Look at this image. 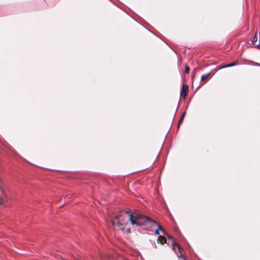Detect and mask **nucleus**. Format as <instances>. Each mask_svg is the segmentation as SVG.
<instances>
[{
	"label": "nucleus",
	"mask_w": 260,
	"mask_h": 260,
	"mask_svg": "<svg viewBox=\"0 0 260 260\" xmlns=\"http://www.w3.org/2000/svg\"><path fill=\"white\" fill-rule=\"evenodd\" d=\"M129 213V212H126L125 214H120L116 216L112 220L113 224L117 226L119 229L123 231L128 221H130L133 225L140 227L144 226V228L146 230L150 229L154 224L156 223L155 220L144 215L139 212H134L131 214Z\"/></svg>",
	"instance_id": "obj_1"
},
{
	"label": "nucleus",
	"mask_w": 260,
	"mask_h": 260,
	"mask_svg": "<svg viewBox=\"0 0 260 260\" xmlns=\"http://www.w3.org/2000/svg\"><path fill=\"white\" fill-rule=\"evenodd\" d=\"M188 91V86L187 85L183 84L180 92V96L183 97L184 99L185 98L187 92Z\"/></svg>",
	"instance_id": "obj_2"
},
{
	"label": "nucleus",
	"mask_w": 260,
	"mask_h": 260,
	"mask_svg": "<svg viewBox=\"0 0 260 260\" xmlns=\"http://www.w3.org/2000/svg\"><path fill=\"white\" fill-rule=\"evenodd\" d=\"M157 225V229L155 231V234L156 235H159V231H161L162 232V234L164 235H166V233L165 231V230L157 223L156 222L155 224H154L150 228H151L153 225Z\"/></svg>",
	"instance_id": "obj_3"
},
{
	"label": "nucleus",
	"mask_w": 260,
	"mask_h": 260,
	"mask_svg": "<svg viewBox=\"0 0 260 260\" xmlns=\"http://www.w3.org/2000/svg\"><path fill=\"white\" fill-rule=\"evenodd\" d=\"M157 242L158 243H160L161 244H163L167 242V240L165 237L162 236H159L157 239Z\"/></svg>",
	"instance_id": "obj_4"
},
{
	"label": "nucleus",
	"mask_w": 260,
	"mask_h": 260,
	"mask_svg": "<svg viewBox=\"0 0 260 260\" xmlns=\"http://www.w3.org/2000/svg\"><path fill=\"white\" fill-rule=\"evenodd\" d=\"M237 64V62H233L232 63L226 64L225 66H221V67H220L219 68V69H223V68H225L233 67V66H236Z\"/></svg>",
	"instance_id": "obj_5"
},
{
	"label": "nucleus",
	"mask_w": 260,
	"mask_h": 260,
	"mask_svg": "<svg viewBox=\"0 0 260 260\" xmlns=\"http://www.w3.org/2000/svg\"><path fill=\"white\" fill-rule=\"evenodd\" d=\"M210 74H211L210 73H209L208 74L202 75L201 77V81H203L206 80L209 77V76L210 75Z\"/></svg>",
	"instance_id": "obj_6"
},
{
	"label": "nucleus",
	"mask_w": 260,
	"mask_h": 260,
	"mask_svg": "<svg viewBox=\"0 0 260 260\" xmlns=\"http://www.w3.org/2000/svg\"><path fill=\"white\" fill-rule=\"evenodd\" d=\"M257 41V32H256L251 41L252 44H254Z\"/></svg>",
	"instance_id": "obj_7"
},
{
	"label": "nucleus",
	"mask_w": 260,
	"mask_h": 260,
	"mask_svg": "<svg viewBox=\"0 0 260 260\" xmlns=\"http://www.w3.org/2000/svg\"><path fill=\"white\" fill-rule=\"evenodd\" d=\"M178 250H179V253L177 254V256L178 257H179V258H183V256L182 253V252L181 251V247L180 246H178Z\"/></svg>",
	"instance_id": "obj_8"
},
{
	"label": "nucleus",
	"mask_w": 260,
	"mask_h": 260,
	"mask_svg": "<svg viewBox=\"0 0 260 260\" xmlns=\"http://www.w3.org/2000/svg\"><path fill=\"white\" fill-rule=\"evenodd\" d=\"M190 71V68L187 65H185V72L186 74H188Z\"/></svg>",
	"instance_id": "obj_9"
},
{
	"label": "nucleus",
	"mask_w": 260,
	"mask_h": 260,
	"mask_svg": "<svg viewBox=\"0 0 260 260\" xmlns=\"http://www.w3.org/2000/svg\"><path fill=\"white\" fill-rule=\"evenodd\" d=\"M184 115H185V112H184L182 116H181L180 118V120H179V125L180 124V123L182 122L183 119V118H184Z\"/></svg>",
	"instance_id": "obj_10"
},
{
	"label": "nucleus",
	"mask_w": 260,
	"mask_h": 260,
	"mask_svg": "<svg viewBox=\"0 0 260 260\" xmlns=\"http://www.w3.org/2000/svg\"><path fill=\"white\" fill-rule=\"evenodd\" d=\"M126 231H127V233H130V232H131V229H127V230H126Z\"/></svg>",
	"instance_id": "obj_11"
},
{
	"label": "nucleus",
	"mask_w": 260,
	"mask_h": 260,
	"mask_svg": "<svg viewBox=\"0 0 260 260\" xmlns=\"http://www.w3.org/2000/svg\"><path fill=\"white\" fill-rule=\"evenodd\" d=\"M259 44L257 46L258 48L260 49V40H259Z\"/></svg>",
	"instance_id": "obj_12"
},
{
	"label": "nucleus",
	"mask_w": 260,
	"mask_h": 260,
	"mask_svg": "<svg viewBox=\"0 0 260 260\" xmlns=\"http://www.w3.org/2000/svg\"><path fill=\"white\" fill-rule=\"evenodd\" d=\"M167 237H168L169 238L171 239V236H170V235H167Z\"/></svg>",
	"instance_id": "obj_13"
},
{
	"label": "nucleus",
	"mask_w": 260,
	"mask_h": 260,
	"mask_svg": "<svg viewBox=\"0 0 260 260\" xmlns=\"http://www.w3.org/2000/svg\"><path fill=\"white\" fill-rule=\"evenodd\" d=\"M174 248H174V246H173V247H172V249H173V250H174Z\"/></svg>",
	"instance_id": "obj_14"
}]
</instances>
